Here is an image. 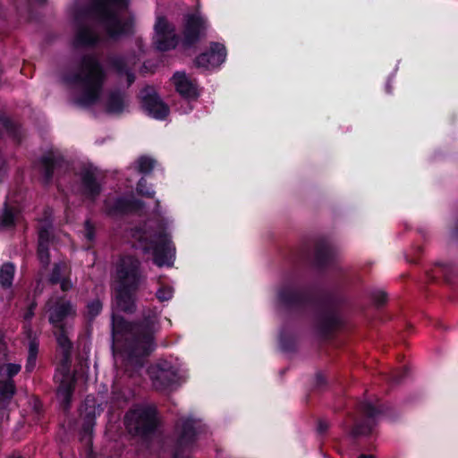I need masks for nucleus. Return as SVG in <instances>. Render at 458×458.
Masks as SVG:
<instances>
[{
    "label": "nucleus",
    "mask_w": 458,
    "mask_h": 458,
    "mask_svg": "<svg viewBox=\"0 0 458 458\" xmlns=\"http://www.w3.org/2000/svg\"><path fill=\"white\" fill-rule=\"evenodd\" d=\"M129 330L131 336L127 338V352L131 357H140L149 354L155 348L153 334L155 320L139 325H128L122 318L113 317V335L118 341L119 335Z\"/></svg>",
    "instance_id": "obj_2"
},
{
    "label": "nucleus",
    "mask_w": 458,
    "mask_h": 458,
    "mask_svg": "<svg viewBox=\"0 0 458 458\" xmlns=\"http://www.w3.org/2000/svg\"><path fill=\"white\" fill-rule=\"evenodd\" d=\"M195 420L191 418L182 420V429L180 433L179 444L184 445L191 443L195 436L193 423Z\"/></svg>",
    "instance_id": "obj_17"
},
{
    "label": "nucleus",
    "mask_w": 458,
    "mask_h": 458,
    "mask_svg": "<svg viewBox=\"0 0 458 458\" xmlns=\"http://www.w3.org/2000/svg\"><path fill=\"white\" fill-rule=\"evenodd\" d=\"M329 425L327 421H324V420H320L318 424V430L321 433L325 432L327 430Z\"/></svg>",
    "instance_id": "obj_38"
},
{
    "label": "nucleus",
    "mask_w": 458,
    "mask_h": 458,
    "mask_svg": "<svg viewBox=\"0 0 458 458\" xmlns=\"http://www.w3.org/2000/svg\"><path fill=\"white\" fill-rule=\"evenodd\" d=\"M85 237L89 241H92L94 239L93 226L88 221L85 223Z\"/></svg>",
    "instance_id": "obj_35"
},
{
    "label": "nucleus",
    "mask_w": 458,
    "mask_h": 458,
    "mask_svg": "<svg viewBox=\"0 0 458 458\" xmlns=\"http://www.w3.org/2000/svg\"><path fill=\"white\" fill-rule=\"evenodd\" d=\"M393 380L394 381H398V379L395 377H393Z\"/></svg>",
    "instance_id": "obj_42"
},
{
    "label": "nucleus",
    "mask_w": 458,
    "mask_h": 458,
    "mask_svg": "<svg viewBox=\"0 0 458 458\" xmlns=\"http://www.w3.org/2000/svg\"><path fill=\"white\" fill-rule=\"evenodd\" d=\"M113 65L119 73H124L127 78L128 85H131L134 81V75L126 68L129 64L135 63L134 59H128L125 57H116L113 60Z\"/></svg>",
    "instance_id": "obj_18"
},
{
    "label": "nucleus",
    "mask_w": 458,
    "mask_h": 458,
    "mask_svg": "<svg viewBox=\"0 0 458 458\" xmlns=\"http://www.w3.org/2000/svg\"><path fill=\"white\" fill-rule=\"evenodd\" d=\"M14 276V267L11 263L4 264L0 268V284L8 288L12 285Z\"/></svg>",
    "instance_id": "obj_21"
},
{
    "label": "nucleus",
    "mask_w": 458,
    "mask_h": 458,
    "mask_svg": "<svg viewBox=\"0 0 458 458\" xmlns=\"http://www.w3.org/2000/svg\"><path fill=\"white\" fill-rule=\"evenodd\" d=\"M137 191L139 194L148 198H152L155 195V191L147 187V182L144 179H141L139 182L137 186Z\"/></svg>",
    "instance_id": "obj_30"
},
{
    "label": "nucleus",
    "mask_w": 458,
    "mask_h": 458,
    "mask_svg": "<svg viewBox=\"0 0 458 458\" xmlns=\"http://www.w3.org/2000/svg\"><path fill=\"white\" fill-rule=\"evenodd\" d=\"M68 273V267L64 264H57L55 266L52 275L50 276V282L52 284L60 283L61 289L64 292L69 291L72 287V282L65 277Z\"/></svg>",
    "instance_id": "obj_15"
},
{
    "label": "nucleus",
    "mask_w": 458,
    "mask_h": 458,
    "mask_svg": "<svg viewBox=\"0 0 458 458\" xmlns=\"http://www.w3.org/2000/svg\"><path fill=\"white\" fill-rule=\"evenodd\" d=\"M82 193L85 197L94 199L100 192V184L97 181L95 170L87 169L81 174Z\"/></svg>",
    "instance_id": "obj_14"
},
{
    "label": "nucleus",
    "mask_w": 458,
    "mask_h": 458,
    "mask_svg": "<svg viewBox=\"0 0 458 458\" xmlns=\"http://www.w3.org/2000/svg\"><path fill=\"white\" fill-rule=\"evenodd\" d=\"M128 0H76V14H93L104 26L107 36L119 39L133 32V19L124 18Z\"/></svg>",
    "instance_id": "obj_1"
},
{
    "label": "nucleus",
    "mask_w": 458,
    "mask_h": 458,
    "mask_svg": "<svg viewBox=\"0 0 458 458\" xmlns=\"http://www.w3.org/2000/svg\"><path fill=\"white\" fill-rule=\"evenodd\" d=\"M316 386L320 387L326 384V378L323 375L318 374L316 376Z\"/></svg>",
    "instance_id": "obj_37"
},
{
    "label": "nucleus",
    "mask_w": 458,
    "mask_h": 458,
    "mask_svg": "<svg viewBox=\"0 0 458 458\" xmlns=\"http://www.w3.org/2000/svg\"><path fill=\"white\" fill-rule=\"evenodd\" d=\"M174 377V374L172 371L161 369L153 378V383L157 388L166 387L173 383Z\"/></svg>",
    "instance_id": "obj_22"
},
{
    "label": "nucleus",
    "mask_w": 458,
    "mask_h": 458,
    "mask_svg": "<svg viewBox=\"0 0 458 458\" xmlns=\"http://www.w3.org/2000/svg\"><path fill=\"white\" fill-rule=\"evenodd\" d=\"M47 311L48 312L49 322L55 328L66 327L64 323L65 319L73 318L76 314L73 305L62 297L53 296L47 303Z\"/></svg>",
    "instance_id": "obj_7"
},
{
    "label": "nucleus",
    "mask_w": 458,
    "mask_h": 458,
    "mask_svg": "<svg viewBox=\"0 0 458 458\" xmlns=\"http://www.w3.org/2000/svg\"><path fill=\"white\" fill-rule=\"evenodd\" d=\"M102 310V304L98 300L93 301L88 305V313L91 318L96 317L100 313Z\"/></svg>",
    "instance_id": "obj_31"
},
{
    "label": "nucleus",
    "mask_w": 458,
    "mask_h": 458,
    "mask_svg": "<svg viewBox=\"0 0 458 458\" xmlns=\"http://www.w3.org/2000/svg\"><path fill=\"white\" fill-rule=\"evenodd\" d=\"M172 296L173 289L168 286L160 288L157 293V297L161 301H168L172 298Z\"/></svg>",
    "instance_id": "obj_32"
},
{
    "label": "nucleus",
    "mask_w": 458,
    "mask_h": 458,
    "mask_svg": "<svg viewBox=\"0 0 458 458\" xmlns=\"http://www.w3.org/2000/svg\"><path fill=\"white\" fill-rule=\"evenodd\" d=\"M38 344L33 340L30 343L26 369L31 371L36 366Z\"/></svg>",
    "instance_id": "obj_23"
},
{
    "label": "nucleus",
    "mask_w": 458,
    "mask_h": 458,
    "mask_svg": "<svg viewBox=\"0 0 458 458\" xmlns=\"http://www.w3.org/2000/svg\"><path fill=\"white\" fill-rule=\"evenodd\" d=\"M104 80L102 68L92 56L83 59L79 74L69 75L65 78L67 82L81 86V96L78 99V103L81 106L91 105L99 98Z\"/></svg>",
    "instance_id": "obj_3"
},
{
    "label": "nucleus",
    "mask_w": 458,
    "mask_h": 458,
    "mask_svg": "<svg viewBox=\"0 0 458 458\" xmlns=\"http://www.w3.org/2000/svg\"><path fill=\"white\" fill-rule=\"evenodd\" d=\"M125 424L130 432L145 435L156 427V410L152 407H137L126 414Z\"/></svg>",
    "instance_id": "obj_6"
},
{
    "label": "nucleus",
    "mask_w": 458,
    "mask_h": 458,
    "mask_svg": "<svg viewBox=\"0 0 458 458\" xmlns=\"http://www.w3.org/2000/svg\"><path fill=\"white\" fill-rule=\"evenodd\" d=\"M31 316H32V313H31V312H30V313H28V314L26 315V318H31Z\"/></svg>",
    "instance_id": "obj_41"
},
{
    "label": "nucleus",
    "mask_w": 458,
    "mask_h": 458,
    "mask_svg": "<svg viewBox=\"0 0 458 458\" xmlns=\"http://www.w3.org/2000/svg\"><path fill=\"white\" fill-rule=\"evenodd\" d=\"M154 164H155V162L152 158L147 157H141L138 160V170L140 173L148 174L153 169Z\"/></svg>",
    "instance_id": "obj_27"
},
{
    "label": "nucleus",
    "mask_w": 458,
    "mask_h": 458,
    "mask_svg": "<svg viewBox=\"0 0 458 458\" xmlns=\"http://www.w3.org/2000/svg\"><path fill=\"white\" fill-rule=\"evenodd\" d=\"M13 224V216L11 211L4 209L0 216V228H8Z\"/></svg>",
    "instance_id": "obj_29"
},
{
    "label": "nucleus",
    "mask_w": 458,
    "mask_h": 458,
    "mask_svg": "<svg viewBox=\"0 0 458 458\" xmlns=\"http://www.w3.org/2000/svg\"><path fill=\"white\" fill-rule=\"evenodd\" d=\"M139 261L132 257L121 259L117 267L115 305L117 310L131 312L134 309L132 293L139 284Z\"/></svg>",
    "instance_id": "obj_4"
},
{
    "label": "nucleus",
    "mask_w": 458,
    "mask_h": 458,
    "mask_svg": "<svg viewBox=\"0 0 458 458\" xmlns=\"http://www.w3.org/2000/svg\"><path fill=\"white\" fill-rule=\"evenodd\" d=\"M15 387L12 380L0 382V405H5L13 396Z\"/></svg>",
    "instance_id": "obj_20"
},
{
    "label": "nucleus",
    "mask_w": 458,
    "mask_h": 458,
    "mask_svg": "<svg viewBox=\"0 0 458 458\" xmlns=\"http://www.w3.org/2000/svg\"><path fill=\"white\" fill-rule=\"evenodd\" d=\"M173 82L176 90L186 98H195L199 92L196 83L192 81L185 73L176 72L173 77Z\"/></svg>",
    "instance_id": "obj_13"
},
{
    "label": "nucleus",
    "mask_w": 458,
    "mask_h": 458,
    "mask_svg": "<svg viewBox=\"0 0 458 458\" xmlns=\"http://www.w3.org/2000/svg\"><path fill=\"white\" fill-rule=\"evenodd\" d=\"M154 41L160 51H166L175 47L177 38L174 27L164 18H158L155 25Z\"/></svg>",
    "instance_id": "obj_8"
},
{
    "label": "nucleus",
    "mask_w": 458,
    "mask_h": 458,
    "mask_svg": "<svg viewBox=\"0 0 458 458\" xmlns=\"http://www.w3.org/2000/svg\"><path fill=\"white\" fill-rule=\"evenodd\" d=\"M370 429H371V427H367V426L363 427V426L359 425V426H356L353 428L352 434L353 436H355V437L356 436L366 435V434H368L370 431Z\"/></svg>",
    "instance_id": "obj_34"
},
{
    "label": "nucleus",
    "mask_w": 458,
    "mask_h": 458,
    "mask_svg": "<svg viewBox=\"0 0 458 458\" xmlns=\"http://www.w3.org/2000/svg\"><path fill=\"white\" fill-rule=\"evenodd\" d=\"M125 106V101L122 94H112L108 98L106 103V111L112 114H117L123 110Z\"/></svg>",
    "instance_id": "obj_19"
},
{
    "label": "nucleus",
    "mask_w": 458,
    "mask_h": 458,
    "mask_svg": "<svg viewBox=\"0 0 458 458\" xmlns=\"http://www.w3.org/2000/svg\"><path fill=\"white\" fill-rule=\"evenodd\" d=\"M386 295L384 292H377L375 294V300L377 303L381 304V303H384L386 301Z\"/></svg>",
    "instance_id": "obj_36"
},
{
    "label": "nucleus",
    "mask_w": 458,
    "mask_h": 458,
    "mask_svg": "<svg viewBox=\"0 0 458 458\" xmlns=\"http://www.w3.org/2000/svg\"><path fill=\"white\" fill-rule=\"evenodd\" d=\"M41 163L44 169L46 181H49L52 177L53 171L57 162L52 157H46L42 159Z\"/></svg>",
    "instance_id": "obj_24"
},
{
    "label": "nucleus",
    "mask_w": 458,
    "mask_h": 458,
    "mask_svg": "<svg viewBox=\"0 0 458 458\" xmlns=\"http://www.w3.org/2000/svg\"><path fill=\"white\" fill-rule=\"evenodd\" d=\"M358 458H375L372 454H360Z\"/></svg>",
    "instance_id": "obj_40"
},
{
    "label": "nucleus",
    "mask_w": 458,
    "mask_h": 458,
    "mask_svg": "<svg viewBox=\"0 0 458 458\" xmlns=\"http://www.w3.org/2000/svg\"><path fill=\"white\" fill-rule=\"evenodd\" d=\"M50 232L47 228H43L39 231L38 235V259L40 262L47 266L49 263V256H48V242H49Z\"/></svg>",
    "instance_id": "obj_16"
},
{
    "label": "nucleus",
    "mask_w": 458,
    "mask_h": 458,
    "mask_svg": "<svg viewBox=\"0 0 458 458\" xmlns=\"http://www.w3.org/2000/svg\"><path fill=\"white\" fill-rule=\"evenodd\" d=\"M153 254L154 261L157 266L162 267L172 264L174 256V248L166 233H162L155 238Z\"/></svg>",
    "instance_id": "obj_9"
},
{
    "label": "nucleus",
    "mask_w": 458,
    "mask_h": 458,
    "mask_svg": "<svg viewBox=\"0 0 458 458\" xmlns=\"http://www.w3.org/2000/svg\"><path fill=\"white\" fill-rule=\"evenodd\" d=\"M141 103L145 110L156 119H164L169 113L168 107L159 99L152 88L140 92Z\"/></svg>",
    "instance_id": "obj_10"
},
{
    "label": "nucleus",
    "mask_w": 458,
    "mask_h": 458,
    "mask_svg": "<svg viewBox=\"0 0 458 458\" xmlns=\"http://www.w3.org/2000/svg\"><path fill=\"white\" fill-rule=\"evenodd\" d=\"M225 49L224 46L214 44L208 53H204L196 58V64L207 69L220 65L225 59Z\"/></svg>",
    "instance_id": "obj_12"
},
{
    "label": "nucleus",
    "mask_w": 458,
    "mask_h": 458,
    "mask_svg": "<svg viewBox=\"0 0 458 458\" xmlns=\"http://www.w3.org/2000/svg\"><path fill=\"white\" fill-rule=\"evenodd\" d=\"M20 370L21 366L13 363H8L0 368V373L7 375L9 377L18 374Z\"/></svg>",
    "instance_id": "obj_28"
},
{
    "label": "nucleus",
    "mask_w": 458,
    "mask_h": 458,
    "mask_svg": "<svg viewBox=\"0 0 458 458\" xmlns=\"http://www.w3.org/2000/svg\"><path fill=\"white\" fill-rule=\"evenodd\" d=\"M97 407L92 399H87L84 406L81 408V414H83L89 421L96 416Z\"/></svg>",
    "instance_id": "obj_26"
},
{
    "label": "nucleus",
    "mask_w": 458,
    "mask_h": 458,
    "mask_svg": "<svg viewBox=\"0 0 458 458\" xmlns=\"http://www.w3.org/2000/svg\"><path fill=\"white\" fill-rule=\"evenodd\" d=\"M206 29V21L200 15H191L186 20L182 44L190 47L197 42Z\"/></svg>",
    "instance_id": "obj_11"
},
{
    "label": "nucleus",
    "mask_w": 458,
    "mask_h": 458,
    "mask_svg": "<svg viewBox=\"0 0 458 458\" xmlns=\"http://www.w3.org/2000/svg\"><path fill=\"white\" fill-rule=\"evenodd\" d=\"M55 335L63 355L55 375V380L58 384L57 395L64 403H68L74 385V377L69 369L72 343L67 335L66 327L55 328Z\"/></svg>",
    "instance_id": "obj_5"
},
{
    "label": "nucleus",
    "mask_w": 458,
    "mask_h": 458,
    "mask_svg": "<svg viewBox=\"0 0 458 458\" xmlns=\"http://www.w3.org/2000/svg\"><path fill=\"white\" fill-rule=\"evenodd\" d=\"M123 201L122 199H118L117 200V206H116L115 208L118 209V210H124L125 207H123Z\"/></svg>",
    "instance_id": "obj_39"
},
{
    "label": "nucleus",
    "mask_w": 458,
    "mask_h": 458,
    "mask_svg": "<svg viewBox=\"0 0 458 458\" xmlns=\"http://www.w3.org/2000/svg\"><path fill=\"white\" fill-rule=\"evenodd\" d=\"M78 42L81 44H94L98 41V38L95 36L92 30H82L78 34Z\"/></svg>",
    "instance_id": "obj_25"
},
{
    "label": "nucleus",
    "mask_w": 458,
    "mask_h": 458,
    "mask_svg": "<svg viewBox=\"0 0 458 458\" xmlns=\"http://www.w3.org/2000/svg\"><path fill=\"white\" fill-rule=\"evenodd\" d=\"M360 409L362 412L369 418H373L378 412L377 410L369 402L361 403Z\"/></svg>",
    "instance_id": "obj_33"
}]
</instances>
